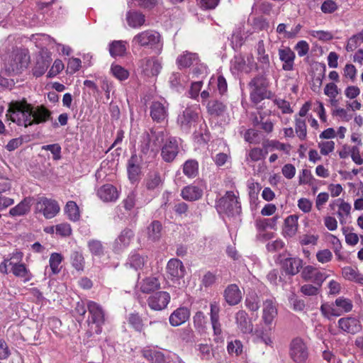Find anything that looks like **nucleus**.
I'll use <instances>...</instances> for the list:
<instances>
[{
	"label": "nucleus",
	"mask_w": 363,
	"mask_h": 363,
	"mask_svg": "<svg viewBox=\"0 0 363 363\" xmlns=\"http://www.w3.org/2000/svg\"><path fill=\"white\" fill-rule=\"evenodd\" d=\"M279 60L283 62L282 69L284 71L294 69L296 55L289 47H284L279 49Z\"/></svg>",
	"instance_id": "obj_20"
},
{
	"label": "nucleus",
	"mask_w": 363,
	"mask_h": 363,
	"mask_svg": "<svg viewBox=\"0 0 363 363\" xmlns=\"http://www.w3.org/2000/svg\"><path fill=\"white\" fill-rule=\"evenodd\" d=\"M140 290L143 293L149 294L160 288V283L157 278L147 277L139 284Z\"/></svg>",
	"instance_id": "obj_35"
},
{
	"label": "nucleus",
	"mask_w": 363,
	"mask_h": 363,
	"mask_svg": "<svg viewBox=\"0 0 363 363\" xmlns=\"http://www.w3.org/2000/svg\"><path fill=\"white\" fill-rule=\"evenodd\" d=\"M88 247L90 252L97 257H101L104 254V247L102 242L98 240H91L88 242Z\"/></svg>",
	"instance_id": "obj_46"
},
{
	"label": "nucleus",
	"mask_w": 363,
	"mask_h": 363,
	"mask_svg": "<svg viewBox=\"0 0 363 363\" xmlns=\"http://www.w3.org/2000/svg\"><path fill=\"white\" fill-rule=\"evenodd\" d=\"M186 82V77L180 72H172L169 78L170 87L178 92L184 90Z\"/></svg>",
	"instance_id": "obj_33"
},
{
	"label": "nucleus",
	"mask_w": 363,
	"mask_h": 363,
	"mask_svg": "<svg viewBox=\"0 0 363 363\" xmlns=\"http://www.w3.org/2000/svg\"><path fill=\"white\" fill-rule=\"evenodd\" d=\"M128 322L136 331L140 332L143 330V320L138 313L129 314Z\"/></svg>",
	"instance_id": "obj_54"
},
{
	"label": "nucleus",
	"mask_w": 363,
	"mask_h": 363,
	"mask_svg": "<svg viewBox=\"0 0 363 363\" xmlns=\"http://www.w3.org/2000/svg\"><path fill=\"white\" fill-rule=\"evenodd\" d=\"M277 315L274 299L268 298L263 302L262 319L266 325H271Z\"/></svg>",
	"instance_id": "obj_21"
},
{
	"label": "nucleus",
	"mask_w": 363,
	"mask_h": 363,
	"mask_svg": "<svg viewBox=\"0 0 363 363\" xmlns=\"http://www.w3.org/2000/svg\"><path fill=\"white\" fill-rule=\"evenodd\" d=\"M250 89V97L252 103L257 104L265 99H271L273 93L268 89V82L265 77L258 74L248 84Z\"/></svg>",
	"instance_id": "obj_4"
},
{
	"label": "nucleus",
	"mask_w": 363,
	"mask_h": 363,
	"mask_svg": "<svg viewBox=\"0 0 363 363\" xmlns=\"http://www.w3.org/2000/svg\"><path fill=\"white\" fill-rule=\"evenodd\" d=\"M199 62V58L198 55L189 51L183 52L176 60V63L179 69L198 65Z\"/></svg>",
	"instance_id": "obj_23"
},
{
	"label": "nucleus",
	"mask_w": 363,
	"mask_h": 363,
	"mask_svg": "<svg viewBox=\"0 0 363 363\" xmlns=\"http://www.w3.org/2000/svg\"><path fill=\"white\" fill-rule=\"evenodd\" d=\"M244 139L250 143L258 144L260 142L259 132L255 129L250 128L245 131Z\"/></svg>",
	"instance_id": "obj_56"
},
{
	"label": "nucleus",
	"mask_w": 363,
	"mask_h": 363,
	"mask_svg": "<svg viewBox=\"0 0 363 363\" xmlns=\"http://www.w3.org/2000/svg\"><path fill=\"white\" fill-rule=\"evenodd\" d=\"M160 150L162 159L165 162H172L180 150L178 140L174 137L169 136L166 139Z\"/></svg>",
	"instance_id": "obj_9"
},
{
	"label": "nucleus",
	"mask_w": 363,
	"mask_h": 363,
	"mask_svg": "<svg viewBox=\"0 0 363 363\" xmlns=\"http://www.w3.org/2000/svg\"><path fill=\"white\" fill-rule=\"evenodd\" d=\"M142 354L151 363H165L164 354L159 350L145 347L142 350Z\"/></svg>",
	"instance_id": "obj_34"
},
{
	"label": "nucleus",
	"mask_w": 363,
	"mask_h": 363,
	"mask_svg": "<svg viewBox=\"0 0 363 363\" xmlns=\"http://www.w3.org/2000/svg\"><path fill=\"white\" fill-rule=\"evenodd\" d=\"M282 267L286 274L295 275L303 267V261L298 257H289L283 261Z\"/></svg>",
	"instance_id": "obj_28"
},
{
	"label": "nucleus",
	"mask_w": 363,
	"mask_h": 363,
	"mask_svg": "<svg viewBox=\"0 0 363 363\" xmlns=\"http://www.w3.org/2000/svg\"><path fill=\"white\" fill-rule=\"evenodd\" d=\"M335 305L337 307V310L341 312V314L343 313L350 312L353 308L352 301L343 296L336 298L335 301Z\"/></svg>",
	"instance_id": "obj_45"
},
{
	"label": "nucleus",
	"mask_w": 363,
	"mask_h": 363,
	"mask_svg": "<svg viewBox=\"0 0 363 363\" xmlns=\"http://www.w3.org/2000/svg\"><path fill=\"white\" fill-rule=\"evenodd\" d=\"M289 300L294 311H302L304 310L306 305L303 300L298 298L295 295H292Z\"/></svg>",
	"instance_id": "obj_63"
},
{
	"label": "nucleus",
	"mask_w": 363,
	"mask_h": 363,
	"mask_svg": "<svg viewBox=\"0 0 363 363\" xmlns=\"http://www.w3.org/2000/svg\"><path fill=\"white\" fill-rule=\"evenodd\" d=\"M97 195L104 202H114L118 199V193L112 184H105L97 191Z\"/></svg>",
	"instance_id": "obj_25"
},
{
	"label": "nucleus",
	"mask_w": 363,
	"mask_h": 363,
	"mask_svg": "<svg viewBox=\"0 0 363 363\" xmlns=\"http://www.w3.org/2000/svg\"><path fill=\"white\" fill-rule=\"evenodd\" d=\"M238 328L245 334L251 333L253 330V325L248 318L247 313L242 310L238 311L235 316Z\"/></svg>",
	"instance_id": "obj_24"
},
{
	"label": "nucleus",
	"mask_w": 363,
	"mask_h": 363,
	"mask_svg": "<svg viewBox=\"0 0 363 363\" xmlns=\"http://www.w3.org/2000/svg\"><path fill=\"white\" fill-rule=\"evenodd\" d=\"M309 34L313 38L323 42L329 41L333 38L330 32L325 30H311L309 31Z\"/></svg>",
	"instance_id": "obj_58"
},
{
	"label": "nucleus",
	"mask_w": 363,
	"mask_h": 363,
	"mask_svg": "<svg viewBox=\"0 0 363 363\" xmlns=\"http://www.w3.org/2000/svg\"><path fill=\"white\" fill-rule=\"evenodd\" d=\"M169 136L167 132L162 128H156L150 130L144 138L142 144V151L147 152L149 150L157 151L160 149Z\"/></svg>",
	"instance_id": "obj_5"
},
{
	"label": "nucleus",
	"mask_w": 363,
	"mask_h": 363,
	"mask_svg": "<svg viewBox=\"0 0 363 363\" xmlns=\"http://www.w3.org/2000/svg\"><path fill=\"white\" fill-rule=\"evenodd\" d=\"M320 311L323 315L327 318H330L332 316H340L341 312L334 307V305L329 304L328 303H323L320 306Z\"/></svg>",
	"instance_id": "obj_47"
},
{
	"label": "nucleus",
	"mask_w": 363,
	"mask_h": 363,
	"mask_svg": "<svg viewBox=\"0 0 363 363\" xmlns=\"http://www.w3.org/2000/svg\"><path fill=\"white\" fill-rule=\"evenodd\" d=\"M128 25L133 28H138L143 26L145 21V16L139 12H128L127 14Z\"/></svg>",
	"instance_id": "obj_41"
},
{
	"label": "nucleus",
	"mask_w": 363,
	"mask_h": 363,
	"mask_svg": "<svg viewBox=\"0 0 363 363\" xmlns=\"http://www.w3.org/2000/svg\"><path fill=\"white\" fill-rule=\"evenodd\" d=\"M278 220V216L272 218H259L255 221V226L258 232H262L267 228H274Z\"/></svg>",
	"instance_id": "obj_42"
},
{
	"label": "nucleus",
	"mask_w": 363,
	"mask_h": 363,
	"mask_svg": "<svg viewBox=\"0 0 363 363\" xmlns=\"http://www.w3.org/2000/svg\"><path fill=\"white\" fill-rule=\"evenodd\" d=\"M62 261V257L59 253H52L50 257L49 264L51 268V270L54 274H56L60 272V265Z\"/></svg>",
	"instance_id": "obj_50"
},
{
	"label": "nucleus",
	"mask_w": 363,
	"mask_h": 363,
	"mask_svg": "<svg viewBox=\"0 0 363 363\" xmlns=\"http://www.w3.org/2000/svg\"><path fill=\"white\" fill-rule=\"evenodd\" d=\"M164 182V177L160 169H150L144 179V186L148 192L156 194L161 191Z\"/></svg>",
	"instance_id": "obj_8"
},
{
	"label": "nucleus",
	"mask_w": 363,
	"mask_h": 363,
	"mask_svg": "<svg viewBox=\"0 0 363 363\" xmlns=\"http://www.w3.org/2000/svg\"><path fill=\"white\" fill-rule=\"evenodd\" d=\"M242 342L240 340H235L228 342L227 350L229 354L238 356L242 353Z\"/></svg>",
	"instance_id": "obj_57"
},
{
	"label": "nucleus",
	"mask_w": 363,
	"mask_h": 363,
	"mask_svg": "<svg viewBox=\"0 0 363 363\" xmlns=\"http://www.w3.org/2000/svg\"><path fill=\"white\" fill-rule=\"evenodd\" d=\"M257 53V60L259 63L263 65V67H268L269 66V57L268 54L266 53L264 43L263 40L258 41L256 46Z\"/></svg>",
	"instance_id": "obj_39"
},
{
	"label": "nucleus",
	"mask_w": 363,
	"mask_h": 363,
	"mask_svg": "<svg viewBox=\"0 0 363 363\" xmlns=\"http://www.w3.org/2000/svg\"><path fill=\"white\" fill-rule=\"evenodd\" d=\"M49 67V62L41 58L38 60L35 66L33 69V75L38 77L45 74Z\"/></svg>",
	"instance_id": "obj_55"
},
{
	"label": "nucleus",
	"mask_w": 363,
	"mask_h": 363,
	"mask_svg": "<svg viewBox=\"0 0 363 363\" xmlns=\"http://www.w3.org/2000/svg\"><path fill=\"white\" fill-rule=\"evenodd\" d=\"M181 195L184 200L189 201H196L201 198L203 190L199 186L191 184L184 187Z\"/></svg>",
	"instance_id": "obj_31"
},
{
	"label": "nucleus",
	"mask_w": 363,
	"mask_h": 363,
	"mask_svg": "<svg viewBox=\"0 0 363 363\" xmlns=\"http://www.w3.org/2000/svg\"><path fill=\"white\" fill-rule=\"evenodd\" d=\"M138 66L144 75L157 76L162 69V62L156 57H147L138 62Z\"/></svg>",
	"instance_id": "obj_13"
},
{
	"label": "nucleus",
	"mask_w": 363,
	"mask_h": 363,
	"mask_svg": "<svg viewBox=\"0 0 363 363\" xmlns=\"http://www.w3.org/2000/svg\"><path fill=\"white\" fill-rule=\"evenodd\" d=\"M6 118L18 125L28 127L33 124L45 123L51 116V112L43 106L33 107L23 99L11 101L6 114Z\"/></svg>",
	"instance_id": "obj_1"
},
{
	"label": "nucleus",
	"mask_w": 363,
	"mask_h": 363,
	"mask_svg": "<svg viewBox=\"0 0 363 363\" xmlns=\"http://www.w3.org/2000/svg\"><path fill=\"white\" fill-rule=\"evenodd\" d=\"M168 277L172 280H179L184 277L185 268L182 262L178 259H171L167 265Z\"/></svg>",
	"instance_id": "obj_18"
},
{
	"label": "nucleus",
	"mask_w": 363,
	"mask_h": 363,
	"mask_svg": "<svg viewBox=\"0 0 363 363\" xmlns=\"http://www.w3.org/2000/svg\"><path fill=\"white\" fill-rule=\"evenodd\" d=\"M301 277L305 281H310L320 286L328 276L313 266L308 265L303 269Z\"/></svg>",
	"instance_id": "obj_16"
},
{
	"label": "nucleus",
	"mask_w": 363,
	"mask_h": 363,
	"mask_svg": "<svg viewBox=\"0 0 363 363\" xmlns=\"http://www.w3.org/2000/svg\"><path fill=\"white\" fill-rule=\"evenodd\" d=\"M363 42V33H360L357 35H353L350 38L347 45L346 46V50L348 52L353 51L355 48H357L359 44Z\"/></svg>",
	"instance_id": "obj_59"
},
{
	"label": "nucleus",
	"mask_w": 363,
	"mask_h": 363,
	"mask_svg": "<svg viewBox=\"0 0 363 363\" xmlns=\"http://www.w3.org/2000/svg\"><path fill=\"white\" fill-rule=\"evenodd\" d=\"M324 94L330 99H335L339 94V89L334 83H328L324 89Z\"/></svg>",
	"instance_id": "obj_64"
},
{
	"label": "nucleus",
	"mask_w": 363,
	"mask_h": 363,
	"mask_svg": "<svg viewBox=\"0 0 363 363\" xmlns=\"http://www.w3.org/2000/svg\"><path fill=\"white\" fill-rule=\"evenodd\" d=\"M111 72L112 74L120 81L125 80L129 77V72L118 65H112Z\"/></svg>",
	"instance_id": "obj_48"
},
{
	"label": "nucleus",
	"mask_w": 363,
	"mask_h": 363,
	"mask_svg": "<svg viewBox=\"0 0 363 363\" xmlns=\"http://www.w3.org/2000/svg\"><path fill=\"white\" fill-rule=\"evenodd\" d=\"M72 266L78 271L83 270L84 267V258L79 252L74 251L71 255Z\"/></svg>",
	"instance_id": "obj_51"
},
{
	"label": "nucleus",
	"mask_w": 363,
	"mask_h": 363,
	"mask_svg": "<svg viewBox=\"0 0 363 363\" xmlns=\"http://www.w3.org/2000/svg\"><path fill=\"white\" fill-rule=\"evenodd\" d=\"M30 62L28 52L16 48L4 59V69L9 75L17 74L26 70Z\"/></svg>",
	"instance_id": "obj_2"
},
{
	"label": "nucleus",
	"mask_w": 363,
	"mask_h": 363,
	"mask_svg": "<svg viewBox=\"0 0 363 363\" xmlns=\"http://www.w3.org/2000/svg\"><path fill=\"white\" fill-rule=\"evenodd\" d=\"M334 204H337L339 207V210L337 211V216L340 219L341 223H343L344 216H349L350 214L351 211V205L345 202L342 199H338L334 201Z\"/></svg>",
	"instance_id": "obj_43"
},
{
	"label": "nucleus",
	"mask_w": 363,
	"mask_h": 363,
	"mask_svg": "<svg viewBox=\"0 0 363 363\" xmlns=\"http://www.w3.org/2000/svg\"><path fill=\"white\" fill-rule=\"evenodd\" d=\"M208 112L211 116H220L226 111V106L218 101H209L206 105Z\"/></svg>",
	"instance_id": "obj_38"
},
{
	"label": "nucleus",
	"mask_w": 363,
	"mask_h": 363,
	"mask_svg": "<svg viewBox=\"0 0 363 363\" xmlns=\"http://www.w3.org/2000/svg\"><path fill=\"white\" fill-rule=\"evenodd\" d=\"M168 104L160 101H154L150 106V116L157 122L163 121L168 115Z\"/></svg>",
	"instance_id": "obj_22"
},
{
	"label": "nucleus",
	"mask_w": 363,
	"mask_h": 363,
	"mask_svg": "<svg viewBox=\"0 0 363 363\" xmlns=\"http://www.w3.org/2000/svg\"><path fill=\"white\" fill-rule=\"evenodd\" d=\"M199 120V114L196 109L186 108L177 118V123L181 129L189 133L192 128L196 127Z\"/></svg>",
	"instance_id": "obj_11"
},
{
	"label": "nucleus",
	"mask_w": 363,
	"mask_h": 363,
	"mask_svg": "<svg viewBox=\"0 0 363 363\" xmlns=\"http://www.w3.org/2000/svg\"><path fill=\"white\" fill-rule=\"evenodd\" d=\"M170 301V295L166 291H158L147 298L148 306L154 311L164 309Z\"/></svg>",
	"instance_id": "obj_14"
},
{
	"label": "nucleus",
	"mask_w": 363,
	"mask_h": 363,
	"mask_svg": "<svg viewBox=\"0 0 363 363\" xmlns=\"http://www.w3.org/2000/svg\"><path fill=\"white\" fill-rule=\"evenodd\" d=\"M108 50L111 57H122L125 54L127 43L123 40H114L109 44Z\"/></svg>",
	"instance_id": "obj_36"
},
{
	"label": "nucleus",
	"mask_w": 363,
	"mask_h": 363,
	"mask_svg": "<svg viewBox=\"0 0 363 363\" xmlns=\"http://www.w3.org/2000/svg\"><path fill=\"white\" fill-rule=\"evenodd\" d=\"M141 157L136 154L132 155L130 158L128 160L127 172L128 179L131 183H135L139 180L141 173Z\"/></svg>",
	"instance_id": "obj_15"
},
{
	"label": "nucleus",
	"mask_w": 363,
	"mask_h": 363,
	"mask_svg": "<svg viewBox=\"0 0 363 363\" xmlns=\"http://www.w3.org/2000/svg\"><path fill=\"white\" fill-rule=\"evenodd\" d=\"M338 328L343 332L356 334L361 331L362 325L360 321L354 317H345L338 320Z\"/></svg>",
	"instance_id": "obj_17"
},
{
	"label": "nucleus",
	"mask_w": 363,
	"mask_h": 363,
	"mask_svg": "<svg viewBox=\"0 0 363 363\" xmlns=\"http://www.w3.org/2000/svg\"><path fill=\"white\" fill-rule=\"evenodd\" d=\"M216 208L219 213H225L228 216L238 215L241 212L238 197L231 191H227L225 196L218 201Z\"/></svg>",
	"instance_id": "obj_6"
},
{
	"label": "nucleus",
	"mask_w": 363,
	"mask_h": 363,
	"mask_svg": "<svg viewBox=\"0 0 363 363\" xmlns=\"http://www.w3.org/2000/svg\"><path fill=\"white\" fill-rule=\"evenodd\" d=\"M65 213L69 220L77 221L80 218L79 207L74 201H69L65 206Z\"/></svg>",
	"instance_id": "obj_44"
},
{
	"label": "nucleus",
	"mask_w": 363,
	"mask_h": 363,
	"mask_svg": "<svg viewBox=\"0 0 363 363\" xmlns=\"http://www.w3.org/2000/svg\"><path fill=\"white\" fill-rule=\"evenodd\" d=\"M87 309L90 314L88 320L89 325H96L95 332L97 334L101 333V325L104 323V313L101 307L94 301H89L87 303Z\"/></svg>",
	"instance_id": "obj_12"
},
{
	"label": "nucleus",
	"mask_w": 363,
	"mask_h": 363,
	"mask_svg": "<svg viewBox=\"0 0 363 363\" xmlns=\"http://www.w3.org/2000/svg\"><path fill=\"white\" fill-rule=\"evenodd\" d=\"M134 237V233L130 229L123 230L115 241L114 249L116 251H121L126 247L130 243Z\"/></svg>",
	"instance_id": "obj_30"
},
{
	"label": "nucleus",
	"mask_w": 363,
	"mask_h": 363,
	"mask_svg": "<svg viewBox=\"0 0 363 363\" xmlns=\"http://www.w3.org/2000/svg\"><path fill=\"white\" fill-rule=\"evenodd\" d=\"M11 272L15 277L21 278L25 283L30 281L33 278L30 270L26 267V264L21 263V262L18 266H15L14 269H11Z\"/></svg>",
	"instance_id": "obj_37"
},
{
	"label": "nucleus",
	"mask_w": 363,
	"mask_h": 363,
	"mask_svg": "<svg viewBox=\"0 0 363 363\" xmlns=\"http://www.w3.org/2000/svg\"><path fill=\"white\" fill-rule=\"evenodd\" d=\"M189 317L190 311L186 307H180L170 315L169 320L171 325L177 327L187 321Z\"/></svg>",
	"instance_id": "obj_26"
},
{
	"label": "nucleus",
	"mask_w": 363,
	"mask_h": 363,
	"mask_svg": "<svg viewBox=\"0 0 363 363\" xmlns=\"http://www.w3.org/2000/svg\"><path fill=\"white\" fill-rule=\"evenodd\" d=\"M223 296L228 305L235 306L241 301L242 294L237 284H232L225 288Z\"/></svg>",
	"instance_id": "obj_19"
},
{
	"label": "nucleus",
	"mask_w": 363,
	"mask_h": 363,
	"mask_svg": "<svg viewBox=\"0 0 363 363\" xmlns=\"http://www.w3.org/2000/svg\"><path fill=\"white\" fill-rule=\"evenodd\" d=\"M295 121L296 133L301 140H304L307 135L306 121L304 119L296 118Z\"/></svg>",
	"instance_id": "obj_49"
},
{
	"label": "nucleus",
	"mask_w": 363,
	"mask_h": 363,
	"mask_svg": "<svg viewBox=\"0 0 363 363\" xmlns=\"http://www.w3.org/2000/svg\"><path fill=\"white\" fill-rule=\"evenodd\" d=\"M32 200L33 199L30 197H26L23 199L16 206L9 210V216L16 217L26 215L30 211Z\"/></svg>",
	"instance_id": "obj_29"
},
{
	"label": "nucleus",
	"mask_w": 363,
	"mask_h": 363,
	"mask_svg": "<svg viewBox=\"0 0 363 363\" xmlns=\"http://www.w3.org/2000/svg\"><path fill=\"white\" fill-rule=\"evenodd\" d=\"M298 217L296 215H290L284 220L283 234L285 237L292 238L297 233Z\"/></svg>",
	"instance_id": "obj_27"
},
{
	"label": "nucleus",
	"mask_w": 363,
	"mask_h": 363,
	"mask_svg": "<svg viewBox=\"0 0 363 363\" xmlns=\"http://www.w3.org/2000/svg\"><path fill=\"white\" fill-rule=\"evenodd\" d=\"M127 264H129L130 267L138 270L143 267L145 264V259L140 255L133 254L130 256Z\"/></svg>",
	"instance_id": "obj_52"
},
{
	"label": "nucleus",
	"mask_w": 363,
	"mask_h": 363,
	"mask_svg": "<svg viewBox=\"0 0 363 363\" xmlns=\"http://www.w3.org/2000/svg\"><path fill=\"white\" fill-rule=\"evenodd\" d=\"M132 43L140 47L148 48L157 55L161 54L163 41L160 34L154 30H146L135 35Z\"/></svg>",
	"instance_id": "obj_3"
},
{
	"label": "nucleus",
	"mask_w": 363,
	"mask_h": 363,
	"mask_svg": "<svg viewBox=\"0 0 363 363\" xmlns=\"http://www.w3.org/2000/svg\"><path fill=\"white\" fill-rule=\"evenodd\" d=\"M42 150L50 151L55 160H59L61 158V147L57 143L43 145Z\"/></svg>",
	"instance_id": "obj_60"
},
{
	"label": "nucleus",
	"mask_w": 363,
	"mask_h": 363,
	"mask_svg": "<svg viewBox=\"0 0 363 363\" xmlns=\"http://www.w3.org/2000/svg\"><path fill=\"white\" fill-rule=\"evenodd\" d=\"M199 172V163L195 160H188L183 164V173L189 178H194Z\"/></svg>",
	"instance_id": "obj_40"
},
{
	"label": "nucleus",
	"mask_w": 363,
	"mask_h": 363,
	"mask_svg": "<svg viewBox=\"0 0 363 363\" xmlns=\"http://www.w3.org/2000/svg\"><path fill=\"white\" fill-rule=\"evenodd\" d=\"M253 123L255 125L260 124L261 128L262 130H264L266 133H269L272 132V130H273L274 124L272 122V121H270L269 119H267L264 121V118L262 116H260L259 121L257 118H255Z\"/></svg>",
	"instance_id": "obj_61"
},
{
	"label": "nucleus",
	"mask_w": 363,
	"mask_h": 363,
	"mask_svg": "<svg viewBox=\"0 0 363 363\" xmlns=\"http://www.w3.org/2000/svg\"><path fill=\"white\" fill-rule=\"evenodd\" d=\"M162 225L158 220L152 221L146 229V235L148 240L157 242L162 237Z\"/></svg>",
	"instance_id": "obj_32"
},
{
	"label": "nucleus",
	"mask_w": 363,
	"mask_h": 363,
	"mask_svg": "<svg viewBox=\"0 0 363 363\" xmlns=\"http://www.w3.org/2000/svg\"><path fill=\"white\" fill-rule=\"evenodd\" d=\"M290 357L296 363H305L308 357L306 345L302 339L295 338L290 344Z\"/></svg>",
	"instance_id": "obj_10"
},
{
	"label": "nucleus",
	"mask_w": 363,
	"mask_h": 363,
	"mask_svg": "<svg viewBox=\"0 0 363 363\" xmlns=\"http://www.w3.org/2000/svg\"><path fill=\"white\" fill-rule=\"evenodd\" d=\"M60 207L57 201L44 196L39 197L35 204V213H42L46 219L56 216Z\"/></svg>",
	"instance_id": "obj_7"
},
{
	"label": "nucleus",
	"mask_w": 363,
	"mask_h": 363,
	"mask_svg": "<svg viewBox=\"0 0 363 363\" xmlns=\"http://www.w3.org/2000/svg\"><path fill=\"white\" fill-rule=\"evenodd\" d=\"M196 350L199 351V355L202 359L208 360L212 357L211 345L208 344H199L196 345Z\"/></svg>",
	"instance_id": "obj_53"
},
{
	"label": "nucleus",
	"mask_w": 363,
	"mask_h": 363,
	"mask_svg": "<svg viewBox=\"0 0 363 363\" xmlns=\"http://www.w3.org/2000/svg\"><path fill=\"white\" fill-rule=\"evenodd\" d=\"M5 259L9 260L8 267L11 266V269H14L15 266H18L23 259V253L16 252L9 255Z\"/></svg>",
	"instance_id": "obj_62"
}]
</instances>
